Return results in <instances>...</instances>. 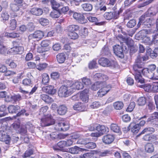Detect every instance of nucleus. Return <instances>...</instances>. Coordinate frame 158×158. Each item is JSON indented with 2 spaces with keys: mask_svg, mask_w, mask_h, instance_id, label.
<instances>
[{
  "mask_svg": "<svg viewBox=\"0 0 158 158\" xmlns=\"http://www.w3.org/2000/svg\"><path fill=\"white\" fill-rule=\"evenodd\" d=\"M100 103L98 102H95L92 103L90 106L93 109L97 108L100 106Z\"/></svg>",
  "mask_w": 158,
  "mask_h": 158,
  "instance_id": "e2e57ef3",
  "label": "nucleus"
},
{
  "mask_svg": "<svg viewBox=\"0 0 158 158\" xmlns=\"http://www.w3.org/2000/svg\"><path fill=\"white\" fill-rule=\"evenodd\" d=\"M147 53L150 56L151 58L153 59L156 58L157 56V55H155L156 54L155 51H152L150 48H149L148 47L147 49Z\"/></svg>",
  "mask_w": 158,
  "mask_h": 158,
  "instance_id": "e433bc0d",
  "label": "nucleus"
},
{
  "mask_svg": "<svg viewBox=\"0 0 158 158\" xmlns=\"http://www.w3.org/2000/svg\"><path fill=\"white\" fill-rule=\"evenodd\" d=\"M149 14L151 15H155L158 12V9L156 7H151L148 10Z\"/></svg>",
  "mask_w": 158,
  "mask_h": 158,
  "instance_id": "37998d69",
  "label": "nucleus"
},
{
  "mask_svg": "<svg viewBox=\"0 0 158 158\" xmlns=\"http://www.w3.org/2000/svg\"><path fill=\"white\" fill-rule=\"evenodd\" d=\"M102 87L100 89L98 92V94L100 97H102L106 94L108 92L106 90L104 87Z\"/></svg>",
  "mask_w": 158,
  "mask_h": 158,
  "instance_id": "c03bdc74",
  "label": "nucleus"
},
{
  "mask_svg": "<svg viewBox=\"0 0 158 158\" xmlns=\"http://www.w3.org/2000/svg\"><path fill=\"white\" fill-rule=\"evenodd\" d=\"M140 129L139 124H137L131 128V131L134 134L137 133Z\"/></svg>",
  "mask_w": 158,
  "mask_h": 158,
  "instance_id": "8fccbe9b",
  "label": "nucleus"
},
{
  "mask_svg": "<svg viewBox=\"0 0 158 158\" xmlns=\"http://www.w3.org/2000/svg\"><path fill=\"white\" fill-rule=\"evenodd\" d=\"M40 23L43 26H46L49 24V21L46 19L41 18L39 20Z\"/></svg>",
  "mask_w": 158,
  "mask_h": 158,
  "instance_id": "de8ad7c7",
  "label": "nucleus"
},
{
  "mask_svg": "<svg viewBox=\"0 0 158 158\" xmlns=\"http://www.w3.org/2000/svg\"><path fill=\"white\" fill-rule=\"evenodd\" d=\"M48 108L47 106H44L41 107L40 110L39 115L42 116L45 115V113L46 112Z\"/></svg>",
  "mask_w": 158,
  "mask_h": 158,
  "instance_id": "49530a36",
  "label": "nucleus"
},
{
  "mask_svg": "<svg viewBox=\"0 0 158 158\" xmlns=\"http://www.w3.org/2000/svg\"><path fill=\"white\" fill-rule=\"evenodd\" d=\"M113 49L114 53L116 56L121 58L124 57L122 48L121 46L116 45L113 47Z\"/></svg>",
  "mask_w": 158,
  "mask_h": 158,
  "instance_id": "1a4fd4ad",
  "label": "nucleus"
},
{
  "mask_svg": "<svg viewBox=\"0 0 158 158\" xmlns=\"http://www.w3.org/2000/svg\"><path fill=\"white\" fill-rule=\"evenodd\" d=\"M152 91L153 92H158V83H155L152 85Z\"/></svg>",
  "mask_w": 158,
  "mask_h": 158,
  "instance_id": "338daca9",
  "label": "nucleus"
},
{
  "mask_svg": "<svg viewBox=\"0 0 158 158\" xmlns=\"http://www.w3.org/2000/svg\"><path fill=\"white\" fill-rule=\"evenodd\" d=\"M69 125L67 123L60 122L57 123L55 125L54 128L57 131H65L69 129Z\"/></svg>",
  "mask_w": 158,
  "mask_h": 158,
  "instance_id": "0eeeda50",
  "label": "nucleus"
},
{
  "mask_svg": "<svg viewBox=\"0 0 158 158\" xmlns=\"http://www.w3.org/2000/svg\"><path fill=\"white\" fill-rule=\"evenodd\" d=\"M84 148H82L78 147L77 146H75L73 148H71L69 149V151L72 154H77L80 151L85 150Z\"/></svg>",
  "mask_w": 158,
  "mask_h": 158,
  "instance_id": "2f4dec72",
  "label": "nucleus"
},
{
  "mask_svg": "<svg viewBox=\"0 0 158 158\" xmlns=\"http://www.w3.org/2000/svg\"><path fill=\"white\" fill-rule=\"evenodd\" d=\"M89 92L88 89H85L82 91L79 95L80 99L84 102H87L89 98L88 94Z\"/></svg>",
  "mask_w": 158,
  "mask_h": 158,
  "instance_id": "4468645a",
  "label": "nucleus"
},
{
  "mask_svg": "<svg viewBox=\"0 0 158 158\" xmlns=\"http://www.w3.org/2000/svg\"><path fill=\"white\" fill-rule=\"evenodd\" d=\"M137 102L139 106L144 105L146 103V99L145 97H140L138 99Z\"/></svg>",
  "mask_w": 158,
  "mask_h": 158,
  "instance_id": "a18cd8bd",
  "label": "nucleus"
},
{
  "mask_svg": "<svg viewBox=\"0 0 158 158\" xmlns=\"http://www.w3.org/2000/svg\"><path fill=\"white\" fill-rule=\"evenodd\" d=\"M151 21L149 18L142 15L139 19V22L137 25L138 26L139 24L143 23V25L149 27L152 23Z\"/></svg>",
  "mask_w": 158,
  "mask_h": 158,
  "instance_id": "9d476101",
  "label": "nucleus"
},
{
  "mask_svg": "<svg viewBox=\"0 0 158 158\" xmlns=\"http://www.w3.org/2000/svg\"><path fill=\"white\" fill-rule=\"evenodd\" d=\"M68 35L70 38L72 39H76L78 37V34L75 32L68 33Z\"/></svg>",
  "mask_w": 158,
  "mask_h": 158,
  "instance_id": "3c124183",
  "label": "nucleus"
},
{
  "mask_svg": "<svg viewBox=\"0 0 158 158\" xmlns=\"http://www.w3.org/2000/svg\"><path fill=\"white\" fill-rule=\"evenodd\" d=\"M73 92V90L70 89V85L67 83L66 86H62L60 88L58 91V94L60 97H66Z\"/></svg>",
  "mask_w": 158,
  "mask_h": 158,
  "instance_id": "f257e3e1",
  "label": "nucleus"
},
{
  "mask_svg": "<svg viewBox=\"0 0 158 158\" xmlns=\"http://www.w3.org/2000/svg\"><path fill=\"white\" fill-rule=\"evenodd\" d=\"M81 158H96L93 155L89 153H85L81 156Z\"/></svg>",
  "mask_w": 158,
  "mask_h": 158,
  "instance_id": "0e129e2a",
  "label": "nucleus"
},
{
  "mask_svg": "<svg viewBox=\"0 0 158 158\" xmlns=\"http://www.w3.org/2000/svg\"><path fill=\"white\" fill-rule=\"evenodd\" d=\"M101 52L103 55H108L110 54L109 48L106 46H105L102 48Z\"/></svg>",
  "mask_w": 158,
  "mask_h": 158,
  "instance_id": "603ef678",
  "label": "nucleus"
},
{
  "mask_svg": "<svg viewBox=\"0 0 158 158\" xmlns=\"http://www.w3.org/2000/svg\"><path fill=\"white\" fill-rule=\"evenodd\" d=\"M144 89L147 92H150L152 91V85L150 84H146L144 86Z\"/></svg>",
  "mask_w": 158,
  "mask_h": 158,
  "instance_id": "680f3d73",
  "label": "nucleus"
},
{
  "mask_svg": "<svg viewBox=\"0 0 158 158\" xmlns=\"http://www.w3.org/2000/svg\"><path fill=\"white\" fill-rule=\"evenodd\" d=\"M94 77L96 79L98 78L100 80L102 81H100V82H105V81L108 79V77L107 76L100 73L95 74L94 75Z\"/></svg>",
  "mask_w": 158,
  "mask_h": 158,
  "instance_id": "412c9836",
  "label": "nucleus"
},
{
  "mask_svg": "<svg viewBox=\"0 0 158 158\" xmlns=\"http://www.w3.org/2000/svg\"><path fill=\"white\" fill-rule=\"evenodd\" d=\"M122 12L114 11L110 12H106L105 13L104 16V18L107 20H110L112 19H116L118 18L119 13Z\"/></svg>",
  "mask_w": 158,
  "mask_h": 158,
  "instance_id": "6e6552de",
  "label": "nucleus"
},
{
  "mask_svg": "<svg viewBox=\"0 0 158 158\" xmlns=\"http://www.w3.org/2000/svg\"><path fill=\"white\" fill-rule=\"evenodd\" d=\"M88 68L89 69H97L98 68V64L97 63L96 61L93 60L90 61L88 64Z\"/></svg>",
  "mask_w": 158,
  "mask_h": 158,
  "instance_id": "72a5a7b5",
  "label": "nucleus"
},
{
  "mask_svg": "<svg viewBox=\"0 0 158 158\" xmlns=\"http://www.w3.org/2000/svg\"><path fill=\"white\" fill-rule=\"evenodd\" d=\"M143 70H132L131 72L134 75L136 81L141 83L144 82V79L142 77V75H143Z\"/></svg>",
  "mask_w": 158,
  "mask_h": 158,
  "instance_id": "7ed1b4c3",
  "label": "nucleus"
},
{
  "mask_svg": "<svg viewBox=\"0 0 158 158\" xmlns=\"http://www.w3.org/2000/svg\"><path fill=\"white\" fill-rule=\"evenodd\" d=\"M41 124L42 126H48L52 125L54 123V120L52 116L50 114H48L45 116V118H41Z\"/></svg>",
  "mask_w": 158,
  "mask_h": 158,
  "instance_id": "39448f33",
  "label": "nucleus"
},
{
  "mask_svg": "<svg viewBox=\"0 0 158 158\" xmlns=\"http://www.w3.org/2000/svg\"><path fill=\"white\" fill-rule=\"evenodd\" d=\"M112 153L111 151L109 150H105L104 151L100 152L99 153V155L100 157H104L109 156Z\"/></svg>",
  "mask_w": 158,
  "mask_h": 158,
  "instance_id": "79ce46f5",
  "label": "nucleus"
},
{
  "mask_svg": "<svg viewBox=\"0 0 158 158\" xmlns=\"http://www.w3.org/2000/svg\"><path fill=\"white\" fill-rule=\"evenodd\" d=\"M65 141H61L59 142L57 144V146L60 148H63L66 147Z\"/></svg>",
  "mask_w": 158,
  "mask_h": 158,
  "instance_id": "774afa93",
  "label": "nucleus"
},
{
  "mask_svg": "<svg viewBox=\"0 0 158 158\" xmlns=\"http://www.w3.org/2000/svg\"><path fill=\"white\" fill-rule=\"evenodd\" d=\"M27 127H26V126H22L20 129V131L21 134L23 135H25L27 132Z\"/></svg>",
  "mask_w": 158,
  "mask_h": 158,
  "instance_id": "69168bd1",
  "label": "nucleus"
},
{
  "mask_svg": "<svg viewBox=\"0 0 158 158\" xmlns=\"http://www.w3.org/2000/svg\"><path fill=\"white\" fill-rule=\"evenodd\" d=\"M31 13L35 15L40 16L42 15L43 11L42 9L39 8H33L30 10Z\"/></svg>",
  "mask_w": 158,
  "mask_h": 158,
  "instance_id": "aec40b11",
  "label": "nucleus"
},
{
  "mask_svg": "<svg viewBox=\"0 0 158 158\" xmlns=\"http://www.w3.org/2000/svg\"><path fill=\"white\" fill-rule=\"evenodd\" d=\"M17 26V22L15 19H12L10 20L9 22V27L12 30L15 29Z\"/></svg>",
  "mask_w": 158,
  "mask_h": 158,
  "instance_id": "4c0bfd02",
  "label": "nucleus"
},
{
  "mask_svg": "<svg viewBox=\"0 0 158 158\" xmlns=\"http://www.w3.org/2000/svg\"><path fill=\"white\" fill-rule=\"evenodd\" d=\"M79 29L78 26L76 25H72L68 26L67 30L68 33L75 32Z\"/></svg>",
  "mask_w": 158,
  "mask_h": 158,
  "instance_id": "473e14b6",
  "label": "nucleus"
},
{
  "mask_svg": "<svg viewBox=\"0 0 158 158\" xmlns=\"http://www.w3.org/2000/svg\"><path fill=\"white\" fill-rule=\"evenodd\" d=\"M73 108L75 110H78L80 111H84V108L83 104L80 102L75 104L73 106Z\"/></svg>",
  "mask_w": 158,
  "mask_h": 158,
  "instance_id": "c756f323",
  "label": "nucleus"
},
{
  "mask_svg": "<svg viewBox=\"0 0 158 158\" xmlns=\"http://www.w3.org/2000/svg\"><path fill=\"white\" fill-rule=\"evenodd\" d=\"M145 151L148 153L153 152L154 150V146L152 143H147L145 146Z\"/></svg>",
  "mask_w": 158,
  "mask_h": 158,
  "instance_id": "cd10ccee",
  "label": "nucleus"
},
{
  "mask_svg": "<svg viewBox=\"0 0 158 158\" xmlns=\"http://www.w3.org/2000/svg\"><path fill=\"white\" fill-rule=\"evenodd\" d=\"M82 7L84 10L89 11L91 10L93 8L92 5L89 3H85L81 5Z\"/></svg>",
  "mask_w": 158,
  "mask_h": 158,
  "instance_id": "c9c22d12",
  "label": "nucleus"
},
{
  "mask_svg": "<svg viewBox=\"0 0 158 158\" xmlns=\"http://www.w3.org/2000/svg\"><path fill=\"white\" fill-rule=\"evenodd\" d=\"M14 47L10 49V52L14 54H20L23 51V48L18 44L16 41L13 42Z\"/></svg>",
  "mask_w": 158,
  "mask_h": 158,
  "instance_id": "423d86ee",
  "label": "nucleus"
},
{
  "mask_svg": "<svg viewBox=\"0 0 158 158\" xmlns=\"http://www.w3.org/2000/svg\"><path fill=\"white\" fill-rule=\"evenodd\" d=\"M32 83L31 81L29 79H25L23 81V84L25 86L31 85Z\"/></svg>",
  "mask_w": 158,
  "mask_h": 158,
  "instance_id": "5fc2aeb1",
  "label": "nucleus"
},
{
  "mask_svg": "<svg viewBox=\"0 0 158 158\" xmlns=\"http://www.w3.org/2000/svg\"><path fill=\"white\" fill-rule=\"evenodd\" d=\"M96 130L98 131L101 135L108 132L109 131L108 127L103 125H98L96 127Z\"/></svg>",
  "mask_w": 158,
  "mask_h": 158,
  "instance_id": "f3484780",
  "label": "nucleus"
},
{
  "mask_svg": "<svg viewBox=\"0 0 158 158\" xmlns=\"http://www.w3.org/2000/svg\"><path fill=\"white\" fill-rule=\"evenodd\" d=\"M5 35L10 38H14L19 36V35L15 33H6Z\"/></svg>",
  "mask_w": 158,
  "mask_h": 158,
  "instance_id": "bf43d9fd",
  "label": "nucleus"
},
{
  "mask_svg": "<svg viewBox=\"0 0 158 158\" xmlns=\"http://www.w3.org/2000/svg\"><path fill=\"white\" fill-rule=\"evenodd\" d=\"M42 89L43 91L51 95L54 94L56 91L54 86L52 85L44 87Z\"/></svg>",
  "mask_w": 158,
  "mask_h": 158,
  "instance_id": "2eb2a0df",
  "label": "nucleus"
},
{
  "mask_svg": "<svg viewBox=\"0 0 158 158\" xmlns=\"http://www.w3.org/2000/svg\"><path fill=\"white\" fill-rule=\"evenodd\" d=\"M96 147V145L95 143L93 142H89L88 141H87L85 146L86 148L89 149H94Z\"/></svg>",
  "mask_w": 158,
  "mask_h": 158,
  "instance_id": "a19ab883",
  "label": "nucleus"
},
{
  "mask_svg": "<svg viewBox=\"0 0 158 158\" xmlns=\"http://www.w3.org/2000/svg\"><path fill=\"white\" fill-rule=\"evenodd\" d=\"M148 55H149L146 53V54L142 57H138L136 60L135 64L133 66V69L142 68L143 64L142 62V60L143 61H146L148 60Z\"/></svg>",
  "mask_w": 158,
  "mask_h": 158,
  "instance_id": "f03ea898",
  "label": "nucleus"
},
{
  "mask_svg": "<svg viewBox=\"0 0 158 158\" xmlns=\"http://www.w3.org/2000/svg\"><path fill=\"white\" fill-rule=\"evenodd\" d=\"M49 78L48 75L46 73H44L42 75V83L44 85L47 84L48 82Z\"/></svg>",
  "mask_w": 158,
  "mask_h": 158,
  "instance_id": "ea45409f",
  "label": "nucleus"
},
{
  "mask_svg": "<svg viewBox=\"0 0 158 158\" xmlns=\"http://www.w3.org/2000/svg\"><path fill=\"white\" fill-rule=\"evenodd\" d=\"M152 0H142L141 1V2L140 3L139 5L140 7H143L146 5H147L149 3L152 2Z\"/></svg>",
  "mask_w": 158,
  "mask_h": 158,
  "instance_id": "6e6d98bb",
  "label": "nucleus"
},
{
  "mask_svg": "<svg viewBox=\"0 0 158 158\" xmlns=\"http://www.w3.org/2000/svg\"><path fill=\"white\" fill-rule=\"evenodd\" d=\"M123 102L121 101H117L113 103V106L115 109L120 110L123 107Z\"/></svg>",
  "mask_w": 158,
  "mask_h": 158,
  "instance_id": "c85d7f7f",
  "label": "nucleus"
},
{
  "mask_svg": "<svg viewBox=\"0 0 158 158\" xmlns=\"http://www.w3.org/2000/svg\"><path fill=\"white\" fill-rule=\"evenodd\" d=\"M56 58L58 62L59 63H62L65 60L66 56L64 53H59L56 55Z\"/></svg>",
  "mask_w": 158,
  "mask_h": 158,
  "instance_id": "bb28decb",
  "label": "nucleus"
},
{
  "mask_svg": "<svg viewBox=\"0 0 158 158\" xmlns=\"http://www.w3.org/2000/svg\"><path fill=\"white\" fill-rule=\"evenodd\" d=\"M60 13L59 10H54L50 14V15L53 18H58L60 15Z\"/></svg>",
  "mask_w": 158,
  "mask_h": 158,
  "instance_id": "58836bf2",
  "label": "nucleus"
},
{
  "mask_svg": "<svg viewBox=\"0 0 158 158\" xmlns=\"http://www.w3.org/2000/svg\"><path fill=\"white\" fill-rule=\"evenodd\" d=\"M70 15H73V18L79 23L83 24L86 22V20L85 19L84 15L80 13L75 12L73 11H69Z\"/></svg>",
  "mask_w": 158,
  "mask_h": 158,
  "instance_id": "20e7f679",
  "label": "nucleus"
},
{
  "mask_svg": "<svg viewBox=\"0 0 158 158\" xmlns=\"http://www.w3.org/2000/svg\"><path fill=\"white\" fill-rule=\"evenodd\" d=\"M136 24V21L134 19L130 20L127 23V26L128 27L132 28Z\"/></svg>",
  "mask_w": 158,
  "mask_h": 158,
  "instance_id": "4d7b16f0",
  "label": "nucleus"
},
{
  "mask_svg": "<svg viewBox=\"0 0 158 158\" xmlns=\"http://www.w3.org/2000/svg\"><path fill=\"white\" fill-rule=\"evenodd\" d=\"M135 106V103L134 102H131L126 109L127 112H131L133 110Z\"/></svg>",
  "mask_w": 158,
  "mask_h": 158,
  "instance_id": "864d4df0",
  "label": "nucleus"
},
{
  "mask_svg": "<svg viewBox=\"0 0 158 158\" xmlns=\"http://www.w3.org/2000/svg\"><path fill=\"white\" fill-rule=\"evenodd\" d=\"M100 65L103 67H109L111 65L110 61L107 59L105 58H101L98 61Z\"/></svg>",
  "mask_w": 158,
  "mask_h": 158,
  "instance_id": "6ab92c4d",
  "label": "nucleus"
},
{
  "mask_svg": "<svg viewBox=\"0 0 158 158\" xmlns=\"http://www.w3.org/2000/svg\"><path fill=\"white\" fill-rule=\"evenodd\" d=\"M20 107L19 106L10 105L8 107V110L10 113H16L19 110Z\"/></svg>",
  "mask_w": 158,
  "mask_h": 158,
  "instance_id": "b1692460",
  "label": "nucleus"
},
{
  "mask_svg": "<svg viewBox=\"0 0 158 158\" xmlns=\"http://www.w3.org/2000/svg\"><path fill=\"white\" fill-rule=\"evenodd\" d=\"M104 84H105V82L97 81L92 85L91 89L93 90H97L99 88L102 87V85H104Z\"/></svg>",
  "mask_w": 158,
  "mask_h": 158,
  "instance_id": "4be33fe9",
  "label": "nucleus"
},
{
  "mask_svg": "<svg viewBox=\"0 0 158 158\" xmlns=\"http://www.w3.org/2000/svg\"><path fill=\"white\" fill-rule=\"evenodd\" d=\"M40 98L45 102L49 103L53 102V99L51 97L46 94H42L40 95Z\"/></svg>",
  "mask_w": 158,
  "mask_h": 158,
  "instance_id": "5701e85b",
  "label": "nucleus"
},
{
  "mask_svg": "<svg viewBox=\"0 0 158 158\" xmlns=\"http://www.w3.org/2000/svg\"><path fill=\"white\" fill-rule=\"evenodd\" d=\"M114 136L111 135H104L102 138L103 142L105 144H110L114 140Z\"/></svg>",
  "mask_w": 158,
  "mask_h": 158,
  "instance_id": "dca6fc26",
  "label": "nucleus"
},
{
  "mask_svg": "<svg viewBox=\"0 0 158 158\" xmlns=\"http://www.w3.org/2000/svg\"><path fill=\"white\" fill-rule=\"evenodd\" d=\"M50 3L53 10H57L59 7L62 6V3H59L55 0H51Z\"/></svg>",
  "mask_w": 158,
  "mask_h": 158,
  "instance_id": "7c9ffc66",
  "label": "nucleus"
},
{
  "mask_svg": "<svg viewBox=\"0 0 158 158\" xmlns=\"http://www.w3.org/2000/svg\"><path fill=\"white\" fill-rule=\"evenodd\" d=\"M11 139L7 133L3 131H0V140L5 142L7 144L10 143Z\"/></svg>",
  "mask_w": 158,
  "mask_h": 158,
  "instance_id": "f8f14e48",
  "label": "nucleus"
},
{
  "mask_svg": "<svg viewBox=\"0 0 158 158\" xmlns=\"http://www.w3.org/2000/svg\"><path fill=\"white\" fill-rule=\"evenodd\" d=\"M110 129L113 132L116 133H119L121 131L119 127L116 124H112L110 125Z\"/></svg>",
  "mask_w": 158,
  "mask_h": 158,
  "instance_id": "f704fd0d",
  "label": "nucleus"
},
{
  "mask_svg": "<svg viewBox=\"0 0 158 158\" xmlns=\"http://www.w3.org/2000/svg\"><path fill=\"white\" fill-rule=\"evenodd\" d=\"M70 87V89L73 90V92L76 89L79 90L83 88L84 86L83 84L81 82L78 81H77L74 83L72 84V83L70 81H68Z\"/></svg>",
  "mask_w": 158,
  "mask_h": 158,
  "instance_id": "ddd939ff",
  "label": "nucleus"
},
{
  "mask_svg": "<svg viewBox=\"0 0 158 158\" xmlns=\"http://www.w3.org/2000/svg\"><path fill=\"white\" fill-rule=\"evenodd\" d=\"M155 131L154 129L152 127H148L144 129V130L141 132L140 134H144L145 132H153Z\"/></svg>",
  "mask_w": 158,
  "mask_h": 158,
  "instance_id": "13d9d810",
  "label": "nucleus"
},
{
  "mask_svg": "<svg viewBox=\"0 0 158 158\" xmlns=\"http://www.w3.org/2000/svg\"><path fill=\"white\" fill-rule=\"evenodd\" d=\"M67 108L64 105H61L60 106L57 110L58 113L60 115L64 114L66 112Z\"/></svg>",
  "mask_w": 158,
  "mask_h": 158,
  "instance_id": "a878e982",
  "label": "nucleus"
},
{
  "mask_svg": "<svg viewBox=\"0 0 158 158\" xmlns=\"http://www.w3.org/2000/svg\"><path fill=\"white\" fill-rule=\"evenodd\" d=\"M82 82L85 85H88L91 83L90 79L86 77H84L82 79Z\"/></svg>",
  "mask_w": 158,
  "mask_h": 158,
  "instance_id": "052dcab7",
  "label": "nucleus"
},
{
  "mask_svg": "<svg viewBox=\"0 0 158 158\" xmlns=\"http://www.w3.org/2000/svg\"><path fill=\"white\" fill-rule=\"evenodd\" d=\"M1 17L3 21H6L8 19L9 15L7 12L3 11L1 14Z\"/></svg>",
  "mask_w": 158,
  "mask_h": 158,
  "instance_id": "09e8293b",
  "label": "nucleus"
},
{
  "mask_svg": "<svg viewBox=\"0 0 158 158\" xmlns=\"http://www.w3.org/2000/svg\"><path fill=\"white\" fill-rule=\"evenodd\" d=\"M125 38V37L124 36L123 37V38ZM126 44L127 45L128 47H129L131 48V50H133L134 48H135L134 52H135L137 49H136V46L134 44V41L130 38H126Z\"/></svg>",
  "mask_w": 158,
  "mask_h": 158,
  "instance_id": "a211bd4d",
  "label": "nucleus"
},
{
  "mask_svg": "<svg viewBox=\"0 0 158 158\" xmlns=\"http://www.w3.org/2000/svg\"><path fill=\"white\" fill-rule=\"evenodd\" d=\"M157 120H158V112H155L152 114L150 117L148 118L147 121L151 122L153 123L154 121Z\"/></svg>",
  "mask_w": 158,
  "mask_h": 158,
  "instance_id": "393cba45",
  "label": "nucleus"
},
{
  "mask_svg": "<svg viewBox=\"0 0 158 158\" xmlns=\"http://www.w3.org/2000/svg\"><path fill=\"white\" fill-rule=\"evenodd\" d=\"M44 33L40 31H35L34 33L31 34L29 36L30 39H36L37 40L41 39L44 36Z\"/></svg>",
  "mask_w": 158,
  "mask_h": 158,
  "instance_id": "9b49d317",
  "label": "nucleus"
}]
</instances>
